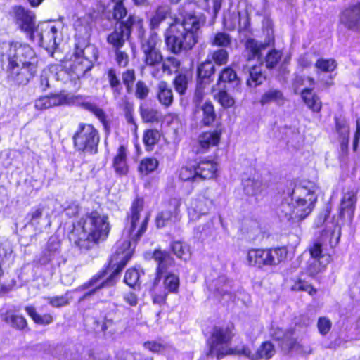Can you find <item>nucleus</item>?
I'll use <instances>...</instances> for the list:
<instances>
[{
    "instance_id": "f257e3e1",
    "label": "nucleus",
    "mask_w": 360,
    "mask_h": 360,
    "mask_svg": "<svg viewBox=\"0 0 360 360\" xmlns=\"http://www.w3.org/2000/svg\"><path fill=\"white\" fill-rule=\"evenodd\" d=\"M73 59L63 65H52V72L56 76L58 84H68L77 89L80 78L93 67L98 58V51L94 45L84 39H77Z\"/></svg>"
},
{
    "instance_id": "f03ea898",
    "label": "nucleus",
    "mask_w": 360,
    "mask_h": 360,
    "mask_svg": "<svg viewBox=\"0 0 360 360\" xmlns=\"http://www.w3.org/2000/svg\"><path fill=\"white\" fill-rule=\"evenodd\" d=\"M205 23L202 15L186 13L174 20L165 32L167 49L179 54L191 49L198 41V31Z\"/></svg>"
},
{
    "instance_id": "7ed1b4c3",
    "label": "nucleus",
    "mask_w": 360,
    "mask_h": 360,
    "mask_svg": "<svg viewBox=\"0 0 360 360\" xmlns=\"http://www.w3.org/2000/svg\"><path fill=\"white\" fill-rule=\"evenodd\" d=\"M109 231L108 217L92 212L83 219L82 231L74 243L81 250H88L98 241L104 240Z\"/></svg>"
},
{
    "instance_id": "20e7f679",
    "label": "nucleus",
    "mask_w": 360,
    "mask_h": 360,
    "mask_svg": "<svg viewBox=\"0 0 360 360\" xmlns=\"http://www.w3.org/2000/svg\"><path fill=\"white\" fill-rule=\"evenodd\" d=\"M133 249L134 248H131V241H123L122 245L117 248L115 254L111 259L110 264L113 266L115 264L117 265L110 276L106 280L100 282V281L103 278L106 274L105 271H101L94 275L88 282L77 288L75 291H83L92 288L91 290L86 292V296L89 297L96 293L101 288L108 285H112V280L114 278L118 276L120 271L126 266L128 261L131 258Z\"/></svg>"
},
{
    "instance_id": "39448f33",
    "label": "nucleus",
    "mask_w": 360,
    "mask_h": 360,
    "mask_svg": "<svg viewBox=\"0 0 360 360\" xmlns=\"http://www.w3.org/2000/svg\"><path fill=\"white\" fill-rule=\"evenodd\" d=\"M233 334L229 328L214 327L210 338L207 340L209 351L207 356H216L218 360L229 354L243 356L250 360H255V353L245 345L229 347V342L232 339Z\"/></svg>"
},
{
    "instance_id": "423d86ee",
    "label": "nucleus",
    "mask_w": 360,
    "mask_h": 360,
    "mask_svg": "<svg viewBox=\"0 0 360 360\" xmlns=\"http://www.w3.org/2000/svg\"><path fill=\"white\" fill-rule=\"evenodd\" d=\"M288 255L286 248H252L248 251L247 262L249 266L267 270L277 266L283 262Z\"/></svg>"
},
{
    "instance_id": "0eeeda50",
    "label": "nucleus",
    "mask_w": 360,
    "mask_h": 360,
    "mask_svg": "<svg viewBox=\"0 0 360 360\" xmlns=\"http://www.w3.org/2000/svg\"><path fill=\"white\" fill-rule=\"evenodd\" d=\"M0 57L2 63L6 61L11 65H28L30 62H38L33 49L18 42H3L0 45Z\"/></svg>"
},
{
    "instance_id": "6e6552de",
    "label": "nucleus",
    "mask_w": 360,
    "mask_h": 360,
    "mask_svg": "<svg viewBox=\"0 0 360 360\" xmlns=\"http://www.w3.org/2000/svg\"><path fill=\"white\" fill-rule=\"evenodd\" d=\"M153 258L157 262L158 266L156 276L150 291L153 303L161 305L165 303L168 293L164 290H159L158 285L163 274L167 273V268L174 265V259L167 251L159 249L153 252Z\"/></svg>"
},
{
    "instance_id": "1a4fd4ad",
    "label": "nucleus",
    "mask_w": 360,
    "mask_h": 360,
    "mask_svg": "<svg viewBox=\"0 0 360 360\" xmlns=\"http://www.w3.org/2000/svg\"><path fill=\"white\" fill-rule=\"evenodd\" d=\"M75 149L90 155L98 152L100 137L98 130L92 125L79 123L73 137Z\"/></svg>"
},
{
    "instance_id": "9d476101",
    "label": "nucleus",
    "mask_w": 360,
    "mask_h": 360,
    "mask_svg": "<svg viewBox=\"0 0 360 360\" xmlns=\"http://www.w3.org/2000/svg\"><path fill=\"white\" fill-rule=\"evenodd\" d=\"M270 334L278 342V346L285 354L294 351L299 354L307 356L312 353V348L309 345L302 344L295 337L293 329L283 330L278 327L272 326Z\"/></svg>"
},
{
    "instance_id": "9b49d317",
    "label": "nucleus",
    "mask_w": 360,
    "mask_h": 360,
    "mask_svg": "<svg viewBox=\"0 0 360 360\" xmlns=\"http://www.w3.org/2000/svg\"><path fill=\"white\" fill-rule=\"evenodd\" d=\"M294 197L293 206L295 208V221L299 222L306 218L312 211L317 200L316 195L313 191L304 187H297L292 191Z\"/></svg>"
},
{
    "instance_id": "f8f14e48",
    "label": "nucleus",
    "mask_w": 360,
    "mask_h": 360,
    "mask_svg": "<svg viewBox=\"0 0 360 360\" xmlns=\"http://www.w3.org/2000/svg\"><path fill=\"white\" fill-rule=\"evenodd\" d=\"M143 200L136 198L132 202L130 210L127 214V219L129 222V234L131 240H132L135 243L145 233L148 226L149 218L148 214H146L143 218L142 221L139 222L141 212L143 211Z\"/></svg>"
},
{
    "instance_id": "ddd939ff",
    "label": "nucleus",
    "mask_w": 360,
    "mask_h": 360,
    "mask_svg": "<svg viewBox=\"0 0 360 360\" xmlns=\"http://www.w3.org/2000/svg\"><path fill=\"white\" fill-rule=\"evenodd\" d=\"M136 22L139 23V19L134 15H129L127 20L120 21L115 30L108 34L107 42L114 49H121L129 38L132 26Z\"/></svg>"
},
{
    "instance_id": "4468645a",
    "label": "nucleus",
    "mask_w": 360,
    "mask_h": 360,
    "mask_svg": "<svg viewBox=\"0 0 360 360\" xmlns=\"http://www.w3.org/2000/svg\"><path fill=\"white\" fill-rule=\"evenodd\" d=\"M158 43V37L156 33H152L147 39L141 40L142 60L147 66L155 67L162 61V53L157 47Z\"/></svg>"
},
{
    "instance_id": "2eb2a0df",
    "label": "nucleus",
    "mask_w": 360,
    "mask_h": 360,
    "mask_svg": "<svg viewBox=\"0 0 360 360\" xmlns=\"http://www.w3.org/2000/svg\"><path fill=\"white\" fill-rule=\"evenodd\" d=\"M28 65H7L8 82L13 84H27L37 71V64L29 63Z\"/></svg>"
},
{
    "instance_id": "dca6fc26",
    "label": "nucleus",
    "mask_w": 360,
    "mask_h": 360,
    "mask_svg": "<svg viewBox=\"0 0 360 360\" xmlns=\"http://www.w3.org/2000/svg\"><path fill=\"white\" fill-rule=\"evenodd\" d=\"M58 28L52 22H42L38 24L35 30V37L39 38L41 45L46 49L54 50L57 48Z\"/></svg>"
},
{
    "instance_id": "f3484780",
    "label": "nucleus",
    "mask_w": 360,
    "mask_h": 360,
    "mask_svg": "<svg viewBox=\"0 0 360 360\" xmlns=\"http://www.w3.org/2000/svg\"><path fill=\"white\" fill-rule=\"evenodd\" d=\"M16 23L22 30L26 32L29 38L34 40L35 38V15L24 8L18 7L15 10Z\"/></svg>"
},
{
    "instance_id": "a211bd4d",
    "label": "nucleus",
    "mask_w": 360,
    "mask_h": 360,
    "mask_svg": "<svg viewBox=\"0 0 360 360\" xmlns=\"http://www.w3.org/2000/svg\"><path fill=\"white\" fill-rule=\"evenodd\" d=\"M340 22L348 30H360V1L350 4L341 12Z\"/></svg>"
},
{
    "instance_id": "6ab92c4d",
    "label": "nucleus",
    "mask_w": 360,
    "mask_h": 360,
    "mask_svg": "<svg viewBox=\"0 0 360 360\" xmlns=\"http://www.w3.org/2000/svg\"><path fill=\"white\" fill-rule=\"evenodd\" d=\"M221 139V132L215 130L213 131L204 132L199 135L198 141L193 150L197 153H205L210 148L219 144Z\"/></svg>"
},
{
    "instance_id": "aec40b11",
    "label": "nucleus",
    "mask_w": 360,
    "mask_h": 360,
    "mask_svg": "<svg viewBox=\"0 0 360 360\" xmlns=\"http://www.w3.org/2000/svg\"><path fill=\"white\" fill-rule=\"evenodd\" d=\"M212 204V200L205 197V195H200L194 199L188 208V216L191 220L197 221L201 216L209 212Z\"/></svg>"
},
{
    "instance_id": "412c9836",
    "label": "nucleus",
    "mask_w": 360,
    "mask_h": 360,
    "mask_svg": "<svg viewBox=\"0 0 360 360\" xmlns=\"http://www.w3.org/2000/svg\"><path fill=\"white\" fill-rule=\"evenodd\" d=\"M181 201L177 198H172L167 208L160 212L156 217V224L159 228L166 226L167 222L176 220L179 213Z\"/></svg>"
},
{
    "instance_id": "4be33fe9",
    "label": "nucleus",
    "mask_w": 360,
    "mask_h": 360,
    "mask_svg": "<svg viewBox=\"0 0 360 360\" xmlns=\"http://www.w3.org/2000/svg\"><path fill=\"white\" fill-rule=\"evenodd\" d=\"M63 105H69L68 95L64 92L40 97L34 103L35 108L39 110Z\"/></svg>"
},
{
    "instance_id": "5701e85b",
    "label": "nucleus",
    "mask_w": 360,
    "mask_h": 360,
    "mask_svg": "<svg viewBox=\"0 0 360 360\" xmlns=\"http://www.w3.org/2000/svg\"><path fill=\"white\" fill-rule=\"evenodd\" d=\"M294 197L292 193H289L288 197H285L277 208V214L281 221L295 224V208L293 206Z\"/></svg>"
},
{
    "instance_id": "b1692460",
    "label": "nucleus",
    "mask_w": 360,
    "mask_h": 360,
    "mask_svg": "<svg viewBox=\"0 0 360 360\" xmlns=\"http://www.w3.org/2000/svg\"><path fill=\"white\" fill-rule=\"evenodd\" d=\"M155 96L158 102L166 108L170 107L174 102L173 90L165 81H160L157 84Z\"/></svg>"
},
{
    "instance_id": "393cba45",
    "label": "nucleus",
    "mask_w": 360,
    "mask_h": 360,
    "mask_svg": "<svg viewBox=\"0 0 360 360\" xmlns=\"http://www.w3.org/2000/svg\"><path fill=\"white\" fill-rule=\"evenodd\" d=\"M356 201L357 197L356 191H349L345 193L340 202V217H345L347 216L349 220H352L354 215Z\"/></svg>"
},
{
    "instance_id": "a878e982",
    "label": "nucleus",
    "mask_w": 360,
    "mask_h": 360,
    "mask_svg": "<svg viewBox=\"0 0 360 360\" xmlns=\"http://www.w3.org/2000/svg\"><path fill=\"white\" fill-rule=\"evenodd\" d=\"M215 67L212 61L207 58L197 67V82L209 84L214 80Z\"/></svg>"
},
{
    "instance_id": "bb28decb",
    "label": "nucleus",
    "mask_w": 360,
    "mask_h": 360,
    "mask_svg": "<svg viewBox=\"0 0 360 360\" xmlns=\"http://www.w3.org/2000/svg\"><path fill=\"white\" fill-rule=\"evenodd\" d=\"M195 166L199 181L211 179L216 176L218 169L216 162L212 160H202Z\"/></svg>"
},
{
    "instance_id": "cd10ccee",
    "label": "nucleus",
    "mask_w": 360,
    "mask_h": 360,
    "mask_svg": "<svg viewBox=\"0 0 360 360\" xmlns=\"http://www.w3.org/2000/svg\"><path fill=\"white\" fill-rule=\"evenodd\" d=\"M112 166L119 176H124L128 173L127 148L124 146L122 145L118 148L117 154L113 159Z\"/></svg>"
},
{
    "instance_id": "c85d7f7f",
    "label": "nucleus",
    "mask_w": 360,
    "mask_h": 360,
    "mask_svg": "<svg viewBox=\"0 0 360 360\" xmlns=\"http://www.w3.org/2000/svg\"><path fill=\"white\" fill-rule=\"evenodd\" d=\"M285 102L283 93L278 89H269L261 96L259 103L262 105L275 103L277 105H283Z\"/></svg>"
},
{
    "instance_id": "c756f323",
    "label": "nucleus",
    "mask_w": 360,
    "mask_h": 360,
    "mask_svg": "<svg viewBox=\"0 0 360 360\" xmlns=\"http://www.w3.org/2000/svg\"><path fill=\"white\" fill-rule=\"evenodd\" d=\"M330 262V256H322L321 260L316 258H310L304 269L305 272L309 276H314L321 272Z\"/></svg>"
},
{
    "instance_id": "7c9ffc66",
    "label": "nucleus",
    "mask_w": 360,
    "mask_h": 360,
    "mask_svg": "<svg viewBox=\"0 0 360 360\" xmlns=\"http://www.w3.org/2000/svg\"><path fill=\"white\" fill-rule=\"evenodd\" d=\"M267 44L259 42L254 39H248L245 42L248 60L260 59L262 52L267 48Z\"/></svg>"
},
{
    "instance_id": "2f4dec72",
    "label": "nucleus",
    "mask_w": 360,
    "mask_h": 360,
    "mask_svg": "<svg viewBox=\"0 0 360 360\" xmlns=\"http://www.w3.org/2000/svg\"><path fill=\"white\" fill-rule=\"evenodd\" d=\"M217 235L213 220H210L203 225H200L195 229V237L202 240H214L216 239Z\"/></svg>"
},
{
    "instance_id": "473e14b6",
    "label": "nucleus",
    "mask_w": 360,
    "mask_h": 360,
    "mask_svg": "<svg viewBox=\"0 0 360 360\" xmlns=\"http://www.w3.org/2000/svg\"><path fill=\"white\" fill-rule=\"evenodd\" d=\"M106 75L112 96L114 98L117 99L120 96L123 89L119 74L115 68H110L108 70Z\"/></svg>"
},
{
    "instance_id": "72a5a7b5",
    "label": "nucleus",
    "mask_w": 360,
    "mask_h": 360,
    "mask_svg": "<svg viewBox=\"0 0 360 360\" xmlns=\"http://www.w3.org/2000/svg\"><path fill=\"white\" fill-rule=\"evenodd\" d=\"M169 267L170 266H168L167 268V273L164 274L162 276V278L164 277V290L166 291L167 293L176 294L179 292L180 285L179 278L177 275L168 271Z\"/></svg>"
},
{
    "instance_id": "f704fd0d",
    "label": "nucleus",
    "mask_w": 360,
    "mask_h": 360,
    "mask_svg": "<svg viewBox=\"0 0 360 360\" xmlns=\"http://www.w3.org/2000/svg\"><path fill=\"white\" fill-rule=\"evenodd\" d=\"M301 96L309 108L314 112H319L321 110L322 106L321 101L316 95L312 93L311 89L306 88L303 89Z\"/></svg>"
},
{
    "instance_id": "c9c22d12",
    "label": "nucleus",
    "mask_w": 360,
    "mask_h": 360,
    "mask_svg": "<svg viewBox=\"0 0 360 360\" xmlns=\"http://www.w3.org/2000/svg\"><path fill=\"white\" fill-rule=\"evenodd\" d=\"M266 79V76L262 72L260 66H252L249 70V77L247 79V85L250 87H257L262 84Z\"/></svg>"
},
{
    "instance_id": "e433bc0d",
    "label": "nucleus",
    "mask_w": 360,
    "mask_h": 360,
    "mask_svg": "<svg viewBox=\"0 0 360 360\" xmlns=\"http://www.w3.org/2000/svg\"><path fill=\"white\" fill-rule=\"evenodd\" d=\"M276 353L274 345L269 341L264 342L255 353V360H269Z\"/></svg>"
},
{
    "instance_id": "4c0bfd02",
    "label": "nucleus",
    "mask_w": 360,
    "mask_h": 360,
    "mask_svg": "<svg viewBox=\"0 0 360 360\" xmlns=\"http://www.w3.org/2000/svg\"><path fill=\"white\" fill-rule=\"evenodd\" d=\"M58 83L56 76L52 72V65L49 68L44 69L40 76V86L43 91L47 89L55 86Z\"/></svg>"
},
{
    "instance_id": "58836bf2",
    "label": "nucleus",
    "mask_w": 360,
    "mask_h": 360,
    "mask_svg": "<svg viewBox=\"0 0 360 360\" xmlns=\"http://www.w3.org/2000/svg\"><path fill=\"white\" fill-rule=\"evenodd\" d=\"M243 190L246 195L253 196L261 193L262 183L259 180L247 179L243 181Z\"/></svg>"
},
{
    "instance_id": "ea45409f",
    "label": "nucleus",
    "mask_w": 360,
    "mask_h": 360,
    "mask_svg": "<svg viewBox=\"0 0 360 360\" xmlns=\"http://www.w3.org/2000/svg\"><path fill=\"white\" fill-rule=\"evenodd\" d=\"M221 82L233 83L238 86L240 83V79L238 77L236 72L230 67L224 68L219 74L217 84Z\"/></svg>"
},
{
    "instance_id": "a19ab883",
    "label": "nucleus",
    "mask_w": 360,
    "mask_h": 360,
    "mask_svg": "<svg viewBox=\"0 0 360 360\" xmlns=\"http://www.w3.org/2000/svg\"><path fill=\"white\" fill-rule=\"evenodd\" d=\"M240 12L236 8L233 11L229 10L224 14V23L229 30H233L237 28L240 19Z\"/></svg>"
},
{
    "instance_id": "79ce46f5",
    "label": "nucleus",
    "mask_w": 360,
    "mask_h": 360,
    "mask_svg": "<svg viewBox=\"0 0 360 360\" xmlns=\"http://www.w3.org/2000/svg\"><path fill=\"white\" fill-rule=\"evenodd\" d=\"M122 84L125 86L126 91L131 94L133 91L134 84L136 79L134 69L129 68L122 72Z\"/></svg>"
},
{
    "instance_id": "37998d69",
    "label": "nucleus",
    "mask_w": 360,
    "mask_h": 360,
    "mask_svg": "<svg viewBox=\"0 0 360 360\" xmlns=\"http://www.w3.org/2000/svg\"><path fill=\"white\" fill-rule=\"evenodd\" d=\"M25 311L33 321L40 325H48L53 321V317L50 314L40 315L37 313L36 309L32 306H27Z\"/></svg>"
},
{
    "instance_id": "c03bdc74",
    "label": "nucleus",
    "mask_w": 360,
    "mask_h": 360,
    "mask_svg": "<svg viewBox=\"0 0 360 360\" xmlns=\"http://www.w3.org/2000/svg\"><path fill=\"white\" fill-rule=\"evenodd\" d=\"M161 63L162 72L169 75L176 72L181 64L179 60L173 56L167 57L165 59L162 58Z\"/></svg>"
},
{
    "instance_id": "a18cd8bd",
    "label": "nucleus",
    "mask_w": 360,
    "mask_h": 360,
    "mask_svg": "<svg viewBox=\"0 0 360 360\" xmlns=\"http://www.w3.org/2000/svg\"><path fill=\"white\" fill-rule=\"evenodd\" d=\"M202 122L205 126H209L215 120V112L213 105L210 102H206L202 107Z\"/></svg>"
},
{
    "instance_id": "49530a36",
    "label": "nucleus",
    "mask_w": 360,
    "mask_h": 360,
    "mask_svg": "<svg viewBox=\"0 0 360 360\" xmlns=\"http://www.w3.org/2000/svg\"><path fill=\"white\" fill-rule=\"evenodd\" d=\"M140 114L145 122H158L160 117V112L157 109L149 107H140Z\"/></svg>"
},
{
    "instance_id": "de8ad7c7",
    "label": "nucleus",
    "mask_w": 360,
    "mask_h": 360,
    "mask_svg": "<svg viewBox=\"0 0 360 360\" xmlns=\"http://www.w3.org/2000/svg\"><path fill=\"white\" fill-rule=\"evenodd\" d=\"M169 13V8L167 6H162L158 8L155 15L150 19V25L152 28H157L159 25L166 19Z\"/></svg>"
},
{
    "instance_id": "09e8293b",
    "label": "nucleus",
    "mask_w": 360,
    "mask_h": 360,
    "mask_svg": "<svg viewBox=\"0 0 360 360\" xmlns=\"http://www.w3.org/2000/svg\"><path fill=\"white\" fill-rule=\"evenodd\" d=\"M179 178L182 181H199L198 176V172L196 166L192 167L185 166L182 167L179 172Z\"/></svg>"
},
{
    "instance_id": "8fccbe9b",
    "label": "nucleus",
    "mask_w": 360,
    "mask_h": 360,
    "mask_svg": "<svg viewBox=\"0 0 360 360\" xmlns=\"http://www.w3.org/2000/svg\"><path fill=\"white\" fill-rule=\"evenodd\" d=\"M158 166V161L155 158H147L143 159L139 165V171L140 173L147 175L156 169Z\"/></svg>"
},
{
    "instance_id": "3c124183",
    "label": "nucleus",
    "mask_w": 360,
    "mask_h": 360,
    "mask_svg": "<svg viewBox=\"0 0 360 360\" xmlns=\"http://www.w3.org/2000/svg\"><path fill=\"white\" fill-rule=\"evenodd\" d=\"M188 83V77L186 74H178L173 80L175 90L181 95L185 94Z\"/></svg>"
},
{
    "instance_id": "603ef678",
    "label": "nucleus",
    "mask_w": 360,
    "mask_h": 360,
    "mask_svg": "<svg viewBox=\"0 0 360 360\" xmlns=\"http://www.w3.org/2000/svg\"><path fill=\"white\" fill-rule=\"evenodd\" d=\"M4 321L18 330H23L27 326L26 319L20 315L6 314Z\"/></svg>"
},
{
    "instance_id": "864d4df0",
    "label": "nucleus",
    "mask_w": 360,
    "mask_h": 360,
    "mask_svg": "<svg viewBox=\"0 0 360 360\" xmlns=\"http://www.w3.org/2000/svg\"><path fill=\"white\" fill-rule=\"evenodd\" d=\"M212 285L214 288V290L222 295L229 294L231 292V286L225 276H219L217 280L213 281Z\"/></svg>"
},
{
    "instance_id": "5fc2aeb1",
    "label": "nucleus",
    "mask_w": 360,
    "mask_h": 360,
    "mask_svg": "<svg viewBox=\"0 0 360 360\" xmlns=\"http://www.w3.org/2000/svg\"><path fill=\"white\" fill-rule=\"evenodd\" d=\"M336 62L333 59L321 58L315 63V67L317 70L323 72H331L336 68Z\"/></svg>"
},
{
    "instance_id": "6e6d98bb",
    "label": "nucleus",
    "mask_w": 360,
    "mask_h": 360,
    "mask_svg": "<svg viewBox=\"0 0 360 360\" xmlns=\"http://www.w3.org/2000/svg\"><path fill=\"white\" fill-rule=\"evenodd\" d=\"M172 250L175 255L179 258L186 260L189 256L190 253L186 245H184L180 241H175L172 243Z\"/></svg>"
},
{
    "instance_id": "4d7b16f0",
    "label": "nucleus",
    "mask_w": 360,
    "mask_h": 360,
    "mask_svg": "<svg viewBox=\"0 0 360 360\" xmlns=\"http://www.w3.org/2000/svg\"><path fill=\"white\" fill-rule=\"evenodd\" d=\"M231 44V38L229 34L225 32H218L211 40L213 46L227 47Z\"/></svg>"
},
{
    "instance_id": "13d9d810",
    "label": "nucleus",
    "mask_w": 360,
    "mask_h": 360,
    "mask_svg": "<svg viewBox=\"0 0 360 360\" xmlns=\"http://www.w3.org/2000/svg\"><path fill=\"white\" fill-rule=\"evenodd\" d=\"M211 56L212 60L218 65L226 64L229 59V53L226 49H220L214 51L208 56Z\"/></svg>"
},
{
    "instance_id": "bf43d9fd",
    "label": "nucleus",
    "mask_w": 360,
    "mask_h": 360,
    "mask_svg": "<svg viewBox=\"0 0 360 360\" xmlns=\"http://www.w3.org/2000/svg\"><path fill=\"white\" fill-rule=\"evenodd\" d=\"M140 273L136 269H128L124 275V281L131 288L139 283Z\"/></svg>"
},
{
    "instance_id": "052dcab7",
    "label": "nucleus",
    "mask_w": 360,
    "mask_h": 360,
    "mask_svg": "<svg viewBox=\"0 0 360 360\" xmlns=\"http://www.w3.org/2000/svg\"><path fill=\"white\" fill-rule=\"evenodd\" d=\"M12 250L8 242L0 243V271L11 257Z\"/></svg>"
},
{
    "instance_id": "680f3d73",
    "label": "nucleus",
    "mask_w": 360,
    "mask_h": 360,
    "mask_svg": "<svg viewBox=\"0 0 360 360\" xmlns=\"http://www.w3.org/2000/svg\"><path fill=\"white\" fill-rule=\"evenodd\" d=\"M150 89L146 82L143 80H139L135 86V96L139 100H145L149 94Z\"/></svg>"
},
{
    "instance_id": "e2e57ef3",
    "label": "nucleus",
    "mask_w": 360,
    "mask_h": 360,
    "mask_svg": "<svg viewBox=\"0 0 360 360\" xmlns=\"http://www.w3.org/2000/svg\"><path fill=\"white\" fill-rule=\"evenodd\" d=\"M160 137L157 129H148L144 132L143 142L146 146H150L156 144Z\"/></svg>"
},
{
    "instance_id": "0e129e2a",
    "label": "nucleus",
    "mask_w": 360,
    "mask_h": 360,
    "mask_svg": "<svg viewBox=\"0 0 360 360\" xmlns=\"http://www.w3.org/2000/svg\"><path fill=\"white\" fill-rule=\"evenodd\" d=\"M282 53L276 50L273 49L269 51L266 56V66L269 69L274 68L278 63L281 58Z\"/></svg>"
},
{
    "instance_id": "69168bd1",
    "label": "nucleus",
    "mask_w": 360,
    "mask_h": 360,
    "mask_svg": "<svg viewBox=\"0 0 360 360\" xmlns=\"http://www.w3.org/2000/svg\"><path fill=\"white\" fill-rule=\"evenodd\" d=\"M46 208V206L43 204H40L37 207H33L27 216L29 219L30 223L34 224L35 222H37V221L42 217Z\"/></svg>"
},
{
    "instance_id": "338daca9",
    "label": "nucleus",
    "mask_w": 360,
    "mask_h": 360,
    "mask_svg": "<svg viewBox=\"0 0 360 360\" xmlns=\"http://www.w3.org/2000/svg\"><path fill=\"white\" fill-rule=\"evenodd\" d=\"M218 102L224 108H230L233 105L235 101L231 96H230L225 90H220L217 95Z\"/></svg>"
},
{
    "instance_id": "774afa93",
    "label": "nucleus",
    "mask_w": 360,
    "mask_h": 360,
    "mask_svg": "<svg viewBox=\"0 0 360 360\" xmlns=\"http://www.w3.org/2000/svg\"><path fill=\"white\" fill-rule=\"evenodd\" d=\"M89 96L77 95V96H68L69 105H76L82 107L84 110L87 109V105L91 104V102L88 101Z\"/></svg>"
}]
</instances>
